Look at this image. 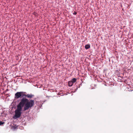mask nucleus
<instances>
[{"label": "nucleus", "mask_w": 133, "mask_h": 133, "mask_svg": "<svg viewBox=\"0 0 133 133\" xmlns=\"http://www.w3.org/2000/svg\"><path fill=\"white\" fill-rule=\"evenodd\" d=\"M27 95L23 93V92H22V96H25L26 97Z\"/></svg>", "instance_id": "8"}, {"label": "nucleus", "mask_w": 133, "mask_h": 133, "mask_svg": "<svg viewBox=\"0 0 133 133\" xmlns=\"http://www.w3.org/2000/svg\"><path fill=\"white\" fill-rule=\"evenodd\" d=\"M22 92H17L15 94V98L18 99L22 96Z\"/></svg>", "instance_id": "3"}, {"label": "nucleus", "mask_w": 133, "mask_h": 133, "mask_svg": "<svg viewBox=\"0 0 133 133\" xmlns=\"http://www.w3.org/2000/svg\"><path fill=\"white\" fill-rule=\"evenodd\" d=\"M77 13L76 12L74 11V13H73V14L74 15H76L77 14Z\"/></svg>", "instance_id": "10"}, {"label": "nucleus", "mask_w": 133, "mask_h": 133, "mask_svg": "<svg viewBox=\"0 0 133 133\" xmlns=\"http://www.w3.org/2000/svg\"><path fill=\"white\" fill-rule=\"evenodd\" d=\"M73 84V82L71 81H69L68 82L69 86V87L71 86Z\"/></svg>", "instance_id": "5"}, {"label": "nucleus", "mask_w": 133, "mask_h": 133, "mask_svg": "<svg viewBox=\"0 0 133 133\" xmlns=\"http://www.w3.org/2000/svg\"><path fill=\"white\" fill-rule=\"evenodd\" d=\"M34 100L31 99L29 101L28 99L23 98L21 99L19 103L23 107L24 106L23 110L25 111L32 107L34 105Z\"/></svg>", "instance_id": "1"}, {"label": "nucleus", "mask_w": 133, "mask_h": 133, "mask_svg": "<svg viewBox=\"0 0 133 133\" xmlns=\"http://www.w3.org/2000/svg\"><path fill=\"white\" fill-rule=\"evenodd\" d=\"M76 81H77V79L76 78H73L72 79V81H71L74 83L76 82Z\"/></svg>", "instance_id": "7"}, {"label": "nucleus", "mask_w": 133, "mask_h": 133, "mask_svg": "<svg viewBox=\"0 0 133 133\" xmlns=\"http://www.w3.org/2000/svg\"><path fill=\"white\" fill-rule=\"evenodd\" d=\"M23 107L19 103L17 105V109L15 111V114L13 117V118L16 119L19 118L21 114V112Z\"/></svg>", "instance_id": "2"}, {"label": "nucleus", "mask_w": 133, "mask_h": 133, "mask_svg": "<svg viewBox=\"0 0 133 133\" xmlns=\"http://www.w3.org/2000/svg\"><path fill=\"white\" fill-rule=\"evenodd\" d=\"M90 47V46L89 45L87 44L85 46V48L86 49H88Z\"/></svg>", "instance_id": "6"}, {"label": "nucleus", "mask_w": 133, "mask_h": 133, "mask_svg": "<svg viewBox=\"0 0 133 133\" xmlns=\"http://www.w3.org/2000/svg\"><path fill=\"white\" fill-rule=\"evenodd\" d=\"M34 95L31 94H27L26 95V97L28 98H31L33 97Z\"/></svg>", "instance_id": "4"}, {"label": "nucleus", "mask_w": 133, "mask_h": 133, "mask_svg": "<svg viewBox=\"0 0 133 133\" xmlns=\"http://www.w3.org/2000/svg\"><path fill=\"white\" fill-rule=\"evenodd\" d=\"M4 123H5L4 122H3L1 121H0V125H2V124H3Z\"/></svg>", "instance_id": "9"}]
</instances>
